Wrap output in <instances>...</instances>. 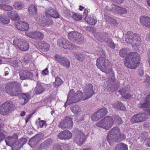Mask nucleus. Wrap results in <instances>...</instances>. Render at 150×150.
<instances>
[{
  "label": "nucleus",
  "instance_id": "47",
  "mask_svg": "<svg viewBox=\"0 0 150 150\" xmlns=\"http://www.w3.org/2000/svg\"><path fill=\"white\" fill-rule=\"evenodd\" d=\"M128 53L127 50L126 48H124L121 50L119 52L120 56L122 57H124L127 56Z\"/></svg>",
  "mask_w": 150,
  "mask_h": 150
},
{
  "label": "nucleus",
  "instance_id": "10",
  "mask_svg": "<svg viewBox=\"0 0 150 150\" xmlns=\"http://www.w3.org/2000/svg\"><path fill=\"white\" fill-rule=\"evenodd\" d=\"M86 138L85 134L81 131L78 130L76 131L74 141L78 145L81 146L85 142Z\"/></svg>",
  "mask_w": 150,
  "mask_h": 150
},
{
  "label": "nucleus",
  "instance_id": "26",
  "mask_svg": "<svg viewBox=\"0 0 150 150\" xmlns=\"http://www.w3.org/2000/svg\"><path fill=\"white\" fill-rule=\"evenodd\" d=\"M38 46L39 48L43 52L48 51L50 47L49 44L44 41L40 42L38 44Z\"/></svg>",
  "mask_w": 150,
  "mask_h": 150
},
{
  "label": "nucleus",
  "instance_id": "15",
  "mask_svg": "<svg viewBox=\"0 0 150 150\" xmlns=\"http://www.w3.org/2000/svg\"><path fill=\"white\" fill-rule=\"evenodd\" d=\"M72 137V133L69 130H64L59 133L57 136L58 139L64 140H68Z\"/></svg>",
  "mask_w": 150,
  "mask_h": 150
},
{
  "label": "nucleus",
  "instance_id": "14",
  "mask_svg": "<svg viewBox=\"0 0 150 150\" xmlns=\"http://www.w3.org/2000/svg\"><path fill=\"white\" fill-rule=\"evenodd\" d=\"M108 111L106 108H102L94 113L91 117V119L93 121H96L101 118L105 116L108 113Z\"/></svg>",
  "mask_w": 150,
  "mask_h": 150
},
{
  "label": "nucleus",
  "instance_id": "24",
  "mask_svg": "<svg viewBox=\"0 0 150 150\" xmlns=\"http://www.w3.org/2000/svg\"><path fill=\"white\" fill-rule=\"evenodd\" d=\"M140 22L144 26L150 28V18L145 16H142L140 18Z\"/></svg>",
  "mask_w": 150,
  "mask_h": 150
},
{
  "label": "nucleus",
  "instance_id": "21",
  "mask_svg": "<svg viewBox=\"0 0 150 150\" xmlns=\"http://www.w3.org/2000/svg\"><path fill=\"white\" fill-rule=\"evenodd\" d=\"M18 137V135L16 134H14L12 137H8L5 140L6 144L9 146H13L17 142Z\"/></svg>",
  "mask_w": 150,
  "mask_h": 150
},
{
  "label": "nucleus",
  "instance_id": "56",
  "mask_svg": "<svg viewBox=\"0 0 150 150\" xmlns=\"http://www.w3.org/2000/svg\"><path fill=\"white\" fill-rule=\"evenodd\" d=\"M145 143L146 146L150 147V137L146 139L145 141Z\"/></svg>",
  "mask_w": 150,
  "mask_h": 150
},
{
  "label": "nucleus",
  "instance_id": "17",
  "mask_svg": "<svg viewBox=\"0 0 150 150\" xmlns=\"http://www.w3.org/2000/svg\"><path fill=\"white\" fill-rule=\"evenodd\" d=\"M84 96L85 98H83L84 100L91 97L94 93L93 87L91 84H88L87 85L84 89Z\"/></svg>",
  "mask_w": 150,
  "mask_h": 150
},
{
  "label": "nucleus",
  "instance_id": "39",
  "mask_svg": "<svg viewBox=\"0 0 150 150\" xmlns=\"http://www.w3.org/2000/svg\"><path fill=\"white\" fill-rule=\"evenodd\" d=\"M35 123L38 128H42L44 126L46 127L47 125L46 121L45 120L36 121Z\"/></svg>",
  "mask_w": 150,
  "mask_h": 150
},
{
  "label": "nucleus",
  "instance_id": "6",
  "mask_svg": "<svg viewBox=\"0 0 150 150\" xmlns=\"http://www.w3.org/2000/svg\"><path fill=\"white\" fill-rule=\"evenodd\" d=\"M114 123L113 118L110 116H107L97 123L96 125L106 130H108L112 127Z\"/></svg>",
  "mask_w": 150,
  "mask_h": 150
},
{
  "label": "nucleus",
  "instance_id": "46",
  "mask_svg": "<svg viewBox=\"0 0 150 150\" xmlns=\"http://www.w3.org/2000/svg\"><path fill=\"white\" fill-rule=\"evenodd\" d=\"M0 8L8 11H11L13 8V7L10 6L1 4H0Z\"/></svg>",
  "mask_w": 150,
  "mask_h": 150
},
{
  "label": "nucleus",
  "instance_id": "13",
  "mask_svg": "<svg viewBox=\"0 0 150 150\" xmlns=\"http://www.w3.org/2000/svg\"><path fill=\"white\" fill-rule=\"evenodd\" d=\"M13 108V104L12 102L7 100L2 105L0 108V113L2 115H6L9 113Z\"/></svg>",
  "mask_w": 150,
  "mask_h": 150
},
{
  "label": "nucleus",
  "instance_id": "5",
  "mask_svg": "<svg viewBox=\"0 0 150 150\" xmlns=\"http://www.w3.org/2000/svg\"><path fill=\"white\" fill-rule=\"evenodd\" d=\"M110 62L105 56L100 57L98 58L96 61V66L103 72L106 74L109 73V68Z\"/></svg>",
  "mask_w": 150,
  "mask_h": 150
},
{
  "label": "nucleus",
  "instance_id": "61",
  "mask_svg": "<svg viewBox=\"0 0 150 150\" xmlns=\"http://www.w3.org/2000/svg\"><path fill=\"white\" fill-rule=\"evenodd\" d=\"M148 115L150 116V106L148 107L146 111Z\"/></svg>",
  "mask_w": 150,
  "mask_h": 150
},
{
  "label": "nucleus",
  "instance_id": "28",
  "mask_svg": "<svg viewBox=\"0 0 150 150\" xmlns=\"http://www.w3.org/2000/svg\"><path fill=\"white\" fill-rule=\"evenodd\" d=\"M70 109L71 111L76 115H79L82 113L81 107L79 105H76L71 106Z\"/></svg>",
  "mask_w": 150,
  "mask_h": 150
},
{
  "label": "nucleus",
  "instance_id": "63",
  "mask_svg": "<svg viewBox=\"0 0 150 150\" xmlns=\"http://www.w3.org/2000/svg\"><path fill=\"white\" fill-rule=\"evenodd\" d=\"M26 112L24 111H23L21 112L20 114V116L22 117L24 116L25 115Z\"/></svg>",
  "mask_w": 150,
  "mask_h": 150
},
{
  "label": "nucleus",
  "instance_id": "33",
  "mask_svg": "<svg viewBox=\"0 0 150 150\" xmlns=\"http://www.w3.org/2000/svg\"><path fill=\"white\" fill-rule=\"evenodd\" d=\"M116 12L120 14H125L127 13V10L125 8L122 7L115 5H114Z\"/></svg>",
  "mask_w": 150,
  "mask_h": 150
},
{
  "label": "nucleus",
  "instance_id": "23",
  "mask_svg": "<svg viewBox=\"0 0 150 150\" xmlns=\"http://www.w3.org/2000/svg\"><path fill=\"white\" fill-rule=\"evenodd\" d=\"M31 98L30 93L29 92L24 93L22 94L20 99V103L22 105L26 103Z\"/></svg>",
  "mask_w": 150,
  "mask_h": 150
},
{
  "label": "nucleus",
  "instance_id": "55",
  "mask_svg": "<svg viewBox=\"0 0 150 150\" xmlns=\"http://www.w3.org/2000/svg\"><path fill=\"white\" fill-rule=\"evenodd\" d=\"M145 81L148 87L150 86V77L149 76H148L146 77Z\"/></svg>",
  "mask_w": 150,
  "mask_h": 150
},
{
  "label": "nucleus",
  "instance_id": "48",
  "mask_svg": "<svg viewBox=\"0 0 150 150\" xmlns=\"http://www.w3.org/2000/svg\"><path fill=\"white\" fill-rule=\"evenodd\" d=\"M62 81L61 79L57 77L56 78L55 81L54 83V87H58L62 83Z\"/></svg>",
  "mask_w": 150,
  "mask_h": 150
},
{
  "label": "nucleus",
  "instance_id": "19",
  "mask_svg": "<svg viewBox=\"0 0 150 150\" xmlns=\"http://www.w3.org/2000/svg\"><path fill=\"white\" fill-rule=\"evenodd\" d=\"M14 26L18 29L22 31H27L29 28V25L28 23L21 21L15 23Z\"/></svg>",
  "mask_w": 150,
  "mask_h": 150
},
{
  "label": "nucleus",
  "instance_id": "27",
  "mask_svg": "<svg viewBox=\"0 0 150 150\" xmlns=\"http://www.w3.org/2000/svg\"><path fill=\"white\" fill-rule=\"evenodd\" d=\"M45 91V88L39 82H37L36 86L35 87V93L36 95H39Z\"/></svg>",
  "mask_w": 150,
  "mask_h": 150
},
{
  "label": "nucleus",
  "instance_id": "42",
  "mask_svg": "<svg viewBox=\"0 0 150 150\" xmlns=\"http://www.w3.org/2000/svg\"><path fill=\"white\" fill-rule=\"evenodd\" d=\"M52 141L51 139H47L45 140L44 142L41 143V147L43 148V147H46L48 146L51 144L52 143Z\"/></svg>",
  "mask_w": 150,
  "mask_h": 150
},
{
  "label": "nucleus",
  "instance_id": "41",
  "mask_svg": "<svg viewBox=\"0 0 150 150\" xmlns=\"http://www.w3.org/2000/svg\"><path fill=\"white\" fill-rule=\"evenodd\" d=\"M66 40L64 38H61L58 39L57 42V45L59 47L64 48Z\"/></svg>",
  "mask_w": 150,
  "mask_h": 150
},
{
  "label": "nucleus",
  "instance_id": "22",
  "mask_svg": "<svg viewBox=\"0 0 150 150\" xmlns=\"http://www.w3.org/2000/svg\"><path fill=\"white\" fill-rule=\"evenodd\" d=\"M149 105H150V93L141 101L139 105V108H144L148 107Z\"/></svg>",
  "mask_w": 150,
  "mask_h": 150
},
{
  "label": "nucleus",
  "instance_id": "11",
  "mask_svg": "<svg viewBox=\"0 0 150 150\" xmlns=\"http://www.w3.org/2000/svg\"><path fill=\"white\" fill-rule=\"evenodd\" d=\"M68 38L70 40L76 42L77 44H80L83 40L82 35L77 32L72 31L68 34Z\"/></svg>",
  "mask_w": 150,
  "mask_h": 150
},
{
  "label": "nucleus",
  "instance_id": "45",
  "mask_svg": "<svg viewBox=\"0 0 150 150\" xmlns=\"http://www.w3.org/2000/svg\"><path fill=\"white\" fill-rule=\"evenodd\" d=\"M60 64L67 68H69L70 67V62L66 58H64Z\"/></svg>",
  "mask_w": 150,
  "mask_h": 150
},
{
  "label": "nucleus",
  "instance_id": "59",
  "mask_svg": "<svg viewBox=\"0 0 150 150\" xmlns=\"http://www.w3.org/2000/svg\"><path fill=\"white\" fill-rule=\"evenodd\" d=\"M144 74V70L142 69H140L139 71V74L140 76H142Z\"/></svg>",
  "mask_w": 150,
  "mask_h": 150
},
{
  "label": "nucleus",
  "instance_id": "51",
  "mask_svg": "<svg viewBox=\"0 0 150 150\" xmlns=\"http://www.w3.org/2000/svg\"><path fill=\"white\" fill-rule=\"evenodd\" d=\"M27 139L25 138H21L18 141V146H23L27 142Z\"/></svg>",
  "mask_w": 150,
  "mask_h": 150
},
{
  "label": "nucleus",
  "instance_id": "1",
  "mask_svg": "<svg viewBox=\"0 0 150 150\" xmlns=\"http://www.w3.org/2000/svg\"><path fill=\"white\" fill-rule=\"evenodd\" d=\"M126 136L121 133L120 128L117 127H114L108 132L107 140L110 145H112L115 142L121 141L126 138Z\"/></svg>",
  "mask_w": 150,
  "mask_h": 150
},
{
  "label": "nucleus",
  "instance_id": "37",
  "mask_svg": "<svg viewBox=\"0 0 150 150\" xmlns=\"http://www.w3.org/2000/svg\"><path fill=\"white\" fill-rule=\"evenodd\" d=\"M0 20L4 24H8L10 22V19L5 15L1 14L0 16Z\"/></svg>",
  "mask_w": 150,
  "mask_h": 150
},
{
  "label": "nucleus",
  "instance_id": "12",
  "mask_svg": "<svg viewBox=\"0 0 150 150\" xmlns=\"http://www.w3.org/2000/svg\"><path fill=\"white\" fill-rule=\"evenodd\" d=\"M140 40V37L138 34L134 33L132 32L128 31L127 33L125 40L127 43L132 44Z\"/></svg>",
  "mask_w": 150,
  "mask_h": 150
},
{
  "label": "nucleus",
  "instance_id": "3",
  "mask_svg": "<svg viewBox=\"0 0 150 150\" xmlns=\"http://www.w3.org/2000/svg\"><path fill=\"white\" fill-rule=\"evenodd\" d=\"M83 96V94L81 91H78L75 93L74 89L70 90L67 96V100L64 106L66 108L68 105L79 102L82 99Z\"/></svg>",
  "mask_w": 150,
  "mask_h": 150
},
{
  "label": "nucleus",
  "instance_id": "53",
  "mask_svg": "<svg viewBox=\"0 0 150 150\" xmlns=\"http://www.w3.org/2000/svg\"><path fill=\"white\" fill-rule=\"evenodd\" d=\"M25 34L27 36L31 38H34V36L35 35V32H25Z\"/></svg>",
  "mask_w": 150,
  "mask_h": 150
},
{
  "label": "nucleus",
  "instance_id": "50",
  "mask_svg": "<svg viewBox=\"0 0 150 150\" xmlns=\"http://www.w3.org/2000/svg\"><path fill=\"white\" fill-rule=\"evenodd\" d=\"M106 21L109 23L114 24H116L117 23V21L115 19L109 17L106 18Z\"/></svg>",
  "mask_w": 150,
  "mask_h": 150
},
{
  "label": "nucleus",
  "instance_id": "57",
  "mask_svg": "<svg viewBox=\"0 0 150 150\" xmlns=\"http://www.w3.org/2000/svg\"><path fill=\"white\" fill-rule=\"evenodd\" d=\"M110 48L113 49H114L115 47V45L114 42L112 41L111 43L109 44L108 45Z\"/></svg>",
  "mask_w": 150,
  "mask_h": 150
},
{
  "label": "nucleus",
  "instance_id": "58",
  "mask_svg": "<svg viewBox=\"0 0 150 150\" xmlns=\"http://www.w3.org/2000/svg\"><path fill=\"white\" fill-rule=\"evenodd\" d=\"M31 115H27L25 119L26 123H27L28 122L29 119L31 117Z\"/></svg>",
  "mask_w": 150,
  "mask_h": 150
},
{
  "label": "nucleus",
  "instance_id": "20",
  "mask_svg": "<svg viewBox=\"0 0 150 150\" xmlns=\"http://www.w3.org/2000/svg\"><path fill=\"white\" fill-rule=\"evenodd\" d=\"M130 92L129 89L127 87L121 89L119 91V92L122 95V97L127 99H130L132 97V95L129 93Z\"/></svg>",
  "mask_w": 150,
  "mask_h": 150
},
{
  "label": "nucleus",
  "instance_id": "54",
  "mask_svg": "<svg viewBox=\"0 0 150 150\" xmlns=\"http://www.w3.org/2000/svg\"><path fill=\"white\" fill-rule=\"evenodd\" d=\"M49 73L48 68L47 67L42 71V73L43 76L48 75Z\"/></svg>",
  "mask_w": 150,
  "mask_h": 150
},
{
  "label": "nucleus",
  "instance_id": "16",
  "mask_svg": "<svg viewBox=\"0 0 150 150\" xmlns=\"http://www.w3.org/2000/svg\"><path fill=\"white\" fill-rule=\"evenodd\" d=\"M146 114L144 113L139 112L133 115L131 119V122L136 123L143 122L146 120Z\"/></svg>",
  "mask_w": 150,
  "mask_h": 150
},
{
  "label": "nucleus",
  "instance_id": "49",
  "mask_svg": "<svg viewBox=\"0 0 150 150\" xmlns=\"http://www.w3.org/2000/svg\"><path fill=\"white\" fill-rule=\"evenodd\" d=\"M65 57H63L58 54H56L54 57V59L56 61L58 62L60 64L62 61L64 60Z\"/></svg>",
  "mask_w": 150,
  "mask_h": 150
},
{
  "label": "nucleus",
  "instance_id": "32",
  "mask_svg": "<svg viewBox=\"0 0 150 150\" xmlns=\"http://www.w3.org/2000/svg\"><path fill=\"white\" fill-rule=\"evenodd\" d=\"M19 76L20 79L25 80L30 77V73L26 71H21L19 73Z\"/></svg>",
  "mask_w": 150,
  "mask_h": 150
},
{
  "label": "nucleus",
  "instance_id": "9",
  "mask_svg": "<svg viewBox=\"0 0 150 150\" xmlns=\"http://www.w3.org/2000/svg\"><path fill=\"white\" fill-rule=\"evenodd\" d=\"M73 125L72 118L71 117H66L64 120H61L58 124V127L62 129H70Z\"/></svg>",
  "mask_w": 150,
  "mask_h": 150
},
{
  "label": "nucleus",
  "instance_id": "52",
  "mask_svg": "<svg viewBox=\"0 0 150 150\" xmlns=\"http://www.w3.org/2000/svg\"><path fill=\"white\" fill-rule=\"evenodd\" d=\"M115 122L119 125L121 124L122 123V121L120 117L118 115H115L114 117Z\"/></svg>",
  "mask_w": 150,
  "mask_h": 150
},
{
  "label": "nucleus",
  "instance_id": "43",
  "mask_svg": "<svg viewBox=\"0 0 150 150\" xmlns=\"http://www.w3.org/2000/svg\"><path fill=\"white\" fill-rule=\"evenodd\" d=\"M13 6L15 9L17 10H20L24 7L23 4L20 1L15 3Z\"/></svg>",
  "mask_w": 150,
  "mask_h": 150
},
{
  "label": "nucleus",
  "instance_id": "34",
  "mask_svg": "<svg viewBox=\"0 0 150 150\" xmlns=\"http://www.w3.org/2000/svg\"><path fill=\"white\" fill-rule=\"evenodd\" d=\"M28 11L30 15L36 14L38 12L37 8L35 5L31 4L29 7Z\"/></svg>",
  "mask_w": 150,
  "mask_h": 150
},
{
  "label": "nucleus",
  "instance_id": "62",
  "mask_svg": "<svg viewBox=\"0 0 150 150\" xmlns=\"http://www.w3.org/2000/svg\"><path fill=\"white\" fill-rule=\"evenodd\" d=\"M88 10H89V9H85L83 11V14L85 15H87L88 12L89 11H88Z\"/></svg>",
  "mask_w": 150,
  "mask_h": 150
},
{
  "label": "nucleus",
  "instance_id": "36",
  "mask_svg": "<svg viewBox=\"0 0 150 150\" xmlns=\"http://www.w3.org/2000/svg\"><path fill=\"white\" fill-rule=\"evenodd\" d=\"M113 150H128V148L126 144L120 143L117 145Z\"/></svg>",
  "mask_w": 150,
  "mask_h": 150
},
{
  "label": "nucleus",
  "instance_id": "4",
  "mask_svg": "<svg viewBox=\"0 0 150 150\" xmlns=\"http://www.w3.org/2000/svg\"><path fill=\"white\" fill-rule=\"evenodd\" d=\"M21 85L17 82H11L8 83L5 87L7 93L11 96H18L21 91Z\"/></svg>",
  "mask_w": 150,
  "mask_h": 150
},
{
  "label": "nucleus",
  "instance_id": "25",
  "mask_svg": "<svg viewBox=\"0 0 150 150\" xmlns=\"http://www.w3.org/2000/svg\"><path fill=\"white\" fill-rule=\"evenodd\" d=\"M85 20L88 24L92 25H95L97 21L96 17L93 14L86 16L85 18Z\"/></svg>",
  "mask_w": 150,
  "mask_h": 150
},
{
  "label": "nucleus",
  "instance_id": "40",
  "mask_svg": "<svg viewBox=\"0 0 150 150\" xmlns=\"http://www.w3.org/2000/svg\"><path fill=\"white\" fill-rule=\"evenodd\" d=\"M34 39L42 40L44 38V35L43 33L40 32H35Z\"/></svg>",
  "mask_w": 150,
  "mask_h": 150
},
{
  "label": "nucleus",
  "instance_id": "2",
  "mask_svg": "<svg viewBox=\"0 0 150 150\" xmlns=\"http://www.w3.org/2000/svg\"><path fill=\"white\" fill-rule=\"evenodd\" d=\"M141 58L137 52H131L128 54L124 61L125 65L130 69H135L139 65Z\"/></svg>",
  "mask_w": 150,
  "mask_h": 150
},
{
  "label": "nucleus",
  "instance_id": "38",
  "mask_svg": "<svg viewBox=\"0 0 150 150\" xmlns=\"http://www.w3.org/2000/svg\"><path fill=\"white\" fill-rule=\"evenodd\" d=\"M65 44L64 48L66 50H73L75 47L74 45L67 40Z\"/></svg>",
  "mask_w": 150,
  "mask_h": 150
},
{
  "label": "nucleus",
  "instance_id": "7",
  "mask_svg": "<svg viewBox=\"0 0 150 150\" xmlns=\"http://www.w3.org/2000/svg\"><path fill=\"white\" fill-rule=\"evenodd\" d=\"M44 15H40L35 17L37 23L42 26L46 27L52 25L54 22L51 18Z\"/></svg>",
  "mask_w": 150,
  "mask_h": 150
},
{
  "label": "nucleus",
  "instance_id": "60",
  "mask_svg": "<svg viewBox=\"0 0 150 150\" xmlns=\"http://www.w3.org/2000/svg\"><path fill=\"white\" fill-rule=\"evenodd\" d=\"M112 41V39L109 38H108L106 41H105V42L107 43L108 45H109V44L111 43V42Z\"/></svg>",
  "mask_w": 150,
  "mask_h": 150
},
{
  "label": "nucleus",
  "instance_id": "18",
  "mask_svg": "<svg viewBox=\"0 0 150 150\" xmlns=\"http://www.w3.org/2000/svg\"><path fill=\"white\" fill-rule=\"evenodd\" d=\"M45 15L47 17H52L55 18H59L60 15L57 11L52 7H50L46 9Z\"/></svg>",
  "mask_w": 150,
  "mask_h": 150
},
{
  "label": "nucleus",
  "instance_id": "30",
  "mask_svg": "<svg viewBox=\"0 0 150 150\" xmlns=\"http://www.w3.org/2000/svg\"><path fill=\"white\" fill-rule=\"evenodd\" d=\"M112 106L114 108L119 110L125 111L126 110V107L121 102L117 101L115 103H113Z\"/></svg>",
  "mask_w": 150,
  "mask_h": 150
},
{
  "label": "nucleus",
  "instance_id": "44",
  "mask_svg": "<svg viewBox=\"0 0 150 150\" xmlns=\"http://www.w3.org/2000/svg\"><path fill=\"white\" fill-rule=\"evenodd\" d=\"M74 57L78 60L81 61H84L85 59V57L82 54H79L75 53H74Z\"/></svg>",
  "mask_w": 150,
  "mask_h": 150
},
{
  "label": "nucleus",
  "instance_id": "8",
  "mask_svg": "<svg viewBox=\"0 0 150 150\" xmlns=\"http://www.w3.org/2000/svg\"><path fill=\"white\" fill-rule=\"evenodd\" d=\"M13 43L19 49L23 51H27L29 47L28 42L23 40L16 38L14 40Z\"/></svg>",
  "mask_w": 150,
  "mask_h": 150
},
{
  "label": "nucleus",
  "instance_id": "64",
  "mask_svg": "<svg viewBox=\"0 0 150 150\" xmlns=\"http://www.w3.org/2000/svg\"><path fill=\"white\" fill-rule=\"evenodd\" d=\"M3 121L0 119V128L1 129L3 125Z\"/></svg>",
  "mask_w": 150,
  "mask_h": 150
},
{
  "label": "nucleus",
  "instance_id": "29",
  "mask_svg": "<svg viewBox=\"0 0 150 150\" xmlns=\"http://www.w3.org/2000/svg\"><path fill=\"white\" fill-rule=\"evenodd\" d=\"M7 15L12 20H18L20 19L18 13L15 11H13L8 12Z\"/></svg>",
  "mask_w": 150,
  "mask_h": 150
},
{
  "label": "nucleus",
  "instance_id": "31",
  "mask_svg": "<svg viewBox=\"0 0 150 150\" xmlns=\"http://www.w3.org/2000/svg\"><path fill=\"white\" fill-rule=\"evenodd\" d=\"M53 149L54 150H70L68 145L64 143L57 144L54 147Z\"/></svg>",
  "mask_w": 150,
  "mask_h": 150
},
{
  "label": "nucleus",
  "instance_id": "35",
  "mask_svg": "<svg viewBox=\"0 0 150 150\" xmlns=\"http://www.w3.org/2000/svg\"><path fill=\"white\" fill-rule=\"evenodd\" d=\"M72 16V18L75 21H78L81 20L82 18V16L79 14L76 13L71 12Z\"/></svg>",
  "mask_w": 150,
  "mask_h": 150
}]
</instances>
